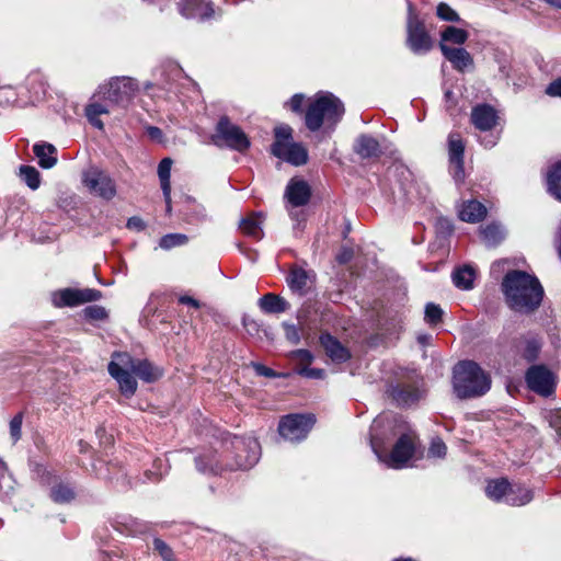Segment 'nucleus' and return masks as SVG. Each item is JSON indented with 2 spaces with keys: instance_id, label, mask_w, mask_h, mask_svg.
I'll use <instances>...</instances> for the list:
<instances>
[{
  "instance_id": "obj_1",
  "label": "nucleus",
  "mask_w": 561,
  "mask_h": 561,
  "mask_svg": "<svg viewBox=\"0 0 561 561\" xmlns=\"http://www.w3.org/2000/svg\"><path fill=\"white\" fill-rule=\"evenodd\" d=\"M370 446L380 462L392 469H401L413 458L417 442L402 417L383 413L371 424Z\"/></svg>"
},
{
  "instance_id": "obj_2",
  "label": "nucleus",
  "mask_w": 561,
  "mask_h": 561,
  "mask_svg": "<svg viewBox=\"0 0 561 561\" xmlns=\"http://www.w3.org/2000/svg\"><path fill=\"white\" fill-rule=\"evenodd\" d=\"M502 289L508 307L520 313H530L539 308L543 298V288L537 277L522 271L508 272Z\"/></svg>"
},
{
  "instance_id": "obj_3",
  "label": "nucleus",
  "mask_w": 561,
  "mask_h": 561,
  "mask_svg": "<svg viewBox=\"0 0 561 561\" xmlns=\"http://www.w3.org/2000/svg\"><path fill=\"white\" fill-rule=\"evenodd\" d=\"M491 387L490 376L474 362L465 360L454 368V390L458 398L483 396Z\"/></svg>"
},
{
  "instance_id": "obj_4",
  "label": "nucleus",
  "mask_w": 561,
  "mask_h": 561,
  "mask_svg": "<svg viewBox=\"0 0 561 561\" xmlns=\"http://www.w3.org/2000/svg\"><path fill=\"white\" fill-rule=\"evenodd\" d=\"M344 114V105L335 95L329 92H319L309 103L305 123L309 130L317 131L322 125L335 126Z\"/></svg>"
},
{
  "instance_id": "obj_5",
  "label": "nucleus",
  "mask_w": 561,
  "mask_h": 561,
  "mask_svg": "<svg viewBox=\"0 0 561 561\" xmlns=\"http://www.w3.org/2000/svg\"><path fill=\"white\" fill-rule=\"evenodd\" d=\"M485 494L492 501L505 502L513 506L525 505L534 497L531 490L520 484H511L503 478L488 481Z\"/></svg>"
},
{
  "instance_id": "obj_6",
  "label": "nucleus",
  "mask_w": 561,
  "mask_h": 561,
  "mask_svg": "<svg viewBox=\"0 0 561 561\" xmlns=\"http://www.w3.org/2000/svg\"><path fill=\"white\" fill-rule=\"evenodd\" d=\"M136 360L128 353L116 352L108 364L110 375L118 382L122 394L127 398L137 390V381L131 375Z\"/></svg>"
},
{
  "instance_id": "obj_7",
  "label": "nucleus",
  "mask_w": 561,
  "mask_h": 561,
  "mask_svg": "<svg viewBox=\"0 0 561 561\" xmlns=\"http://www.w3.org/2000/svg\"><path fill=\"white\" fill-rule=\"evenodd\" d=\"M138 90L139 85L133 78L116 77L101 85L98 94L115 105L125 107L133 101Z\"/></svg>"
},
{
  "instance_id": "obj_8",
  "label": "nucleus",
  "mask_w": 561,
  "mask_h": 561,
  "mask_svg": "<svg viewBox=\"0 0 561 561\" xmlns=\"http://www.w3.org/2000/svg\"><path fill=\"white\" fill-rule=\"evenodd\" d=\"M230 446L236 453V460L233 463L226 465L229 470H247L259 461L261 449L255 438L234 436L230 442Z\"/></svg>"
},
{
  "instance_id": "obj_9",
  "label": "nucleus",
  "mask_w": 561,
  "mask_h": 561,
  "mask_svg": "<svg viewBox=\"0 0 561 561\" xmlns=\"http://www.w3.org/2000/svg\"><path fill=\"white\" fill-rule=\"evenodd\" d=\"M316 419L312 414H289L282 417L278 432L289 442H299L307 437Z\"/></svg>"
},
{
  "instance_id": "obj_10",
  "label": "nucleus",
  "mask_w": 561,
  "mask_h": 561,
  "mask_svg": "<svg viewBox=\"0 0 561 561\" xmlns=\"http://www.w3.org/2000/svg\"><path fill=\"white\" fill-rule=\"evenodd\" d=\"M407 32V45L414 54H425L432 49V38L425 30L424 23L415 15L411 4H409Z\"/></svg>"
},
{
  "instance_id": "obj_11",
  "label": "nucleus",
  "mask_w": 561,
  "mask_h": 561,
  "mask_svg": "<svg viewBox=\"0 0 561 561\" xmlns=\"http://www.w3.org/2000/svg\"><path fill=\"white\" fill-rule=\"evenodd\" d=\"M527 387L541 397L551 396L557 386L556 375L545 365L530 366L525 375Z\"/></svg>"
},
{
  "instance_id": "obj_12",
  "label": "nucleus",
  "mask_w": 561,
  "mask_h": 561,
  "mask_svg": "<svg viewBox=\"0 0 561 561\" xmlns=\"http://www.w3.org/2000/svg\"><path fill=\"white\" fill-rule=\"evenodd\" d=\"M83 183L91 194L101 198L110 201L116 195L113 179L98 168H90L83 173Z\"/></svg>"
},
{
  "instance_id": "obj_13",
  "label": "nucleus",
  "mask_w": 561,
  "mask_h": 561,
  "mask_svg": "<svg viewBox=\"0 0 561 561\" xmlns=\"http://www.w3.org/2000/svg\"><path fill=\"white\" fill-rule=\"evenodd\" d=\"M222 140L226 146L240 152L250 147V140L242 129L227 117H221L216 128V142Z\"/></svg>"
},
{
  "instance_id": "obj_14",
  "label": "nucleus",
  "mask_w": 561,
  "mask_h": 561,
  "mask_svg": "<svg viewBox=\"0 0 561 561\" xmlns=\"http://www.w3.org/2000/svg\"><path fill=\"white\" fill-rule=\"evenodd\" d=\"M101 298V293L96 289L84 288L73 289L65 288L51 294V301L55 307H75L85 302L95 301Z\"/></svg>"
},
{
  "instance_id": "obj_15",
  "label": "nucleus",
  "mask_w": 561,
  "mask_h": 561,
  "mask_svg": "<svg viewBox=\"0 0 561 561\" xmlns=\"http://www.w3.org/2000/svg\"><path fill=\"white\" fill-rule=\"evenodd\" d=\"M463 154L465 144L460 135L450 134L448 137L449 170L457 183L465 180Z\"/></svg>"
},
{
  "instance_id": "obj_16",
  "label": "nucleus",
  "mask_w": 561,
  "mask_h": 561,
  "mask_svg": "<svg viewBox=\"0 0 561 561\" xmlns=\"http://www.w3.org/2000/svg\"><path fill=\"white\" fill-rule=\"evenodd\" d=\"M179 13L185 19L204 21L215 14L213 3L208 0H181L178 2Z\"/></svg>"
},
{
  "instance_id": "obj_17",
  "label": "nucleus",
  "mask_w": 561,
  "mask_h": 561,
  "mask_svg": "<svg viewBox=\"0 0 561 561\" xmlns=\"http://www.w3.org/2000/svg\"><path fill=\"white\" fill-rule=\"evenodd\" d=\"M272 153L294 165L305 164L308 160L307 150L299 144L289 142L284 147L280 144L272 145Z\"/></svg>"
},
{
  "instance_id": "obj_18",
  "label": "nucleus",
  "mask_w": 561,
  "mask_h": 561,
  "mask_svg": "<svg viewBox=\"0 0 561 561\" xmlns=\"http://www.w3.org/2000/svg\"><path fill=\"white\" fill-rule=\"evenodd\" d=\"M391 398L400 407H410L416 403L423 396L424 390L410 383H398L389 389Z\"/></svg>"
},
{
  "instance_id": "obj_19",
  "label": "nucleus",
  "mask_w": 561,
  "mask_h": 561,
  "mask_svg": "<svg viewBox=\"0 0 561 561\" xmlns=\"http://www.w3.org/2000/svg\"><path fill=\"white\" fill-rule=\"evenodd\" d=\"M496 111L488 104H479L471 111V123L482 131L491 130L497 123Z\"/></svg>"
},
{
  "instance_id": "obj_20",
  "label": "nucleus",
  "mask_w": 561,
  "mask_h": 561,
  "mask_svg": "<svg viewBox=\"0 0 561 561\" xmlns=\"http://www.w3.org/2000/svg\"><path fill=\"white\" fill-rule=\"evenodd\" d=\"M439 48L444 57L453 65L456 70L463 71L466 68L472 65V57L465 48H451L444 43H439Z\"/></svg>"
},
{
  "instance_id": "obj_21",
  "label": "nucleus",
  "mask_w": 561,
  "mask_h": 561,
  "mask_svg": "<svg viewBox=\"0 0 561 561\" xmlns=\"http://www.w3.org/2000/svg\"><path fill=\"white\" fill-rule=\"evenodd\" d=\"M310 187L307 182L302 180L293 179L285 192V196L288 198V202L293 206H302L306 205L310 198Z\"/></svg>"
},
{
  "instance_id": "obj_22",
  "label": "nucleus",
  "mask_w": 561,
  "mask_h": 561,
  "mask_svg": "<svg viewBox=\"0 0 561 561\" xmlns=\"http://www.w3.org/2000/svg\"><path fill=\"white\" fill-rule=\"evenodd\" d=\"M321 345L323 346L327 355L333 362H345L350 357L348 351L330 334H323L320 337Z\"/></svg>"
},
{
  "instance_id": "obj_23",
  "label": "nucleus",
  "mask_w": 561,
  "mask_h": 561,
  "mask_svg": "<svg viewBox=\"0 0 561 561\" xmlns=\"http://www.w3.org/2000/svg\"><path fill=\"white\" fill-rule=\"evenodd\" d=\"M354 150L364 159L377 158L381 153L378 140L369 135H360L356 139Z\"/></svg>"
},
{
  "instance_id": "obj_24",
  "label": "nucleus",
  "mask_w": 561,
  "mask_h": 561,
  "mask_svg": "<svg viewBox=\"0 0 561 561\" xmlns=\"http://www.w3.org/2000/svg\"><path fill=\"white\" fill-rule=\"evenodd\" d=\"M173 161L170 158H164L160 161L158 165V175L161 184V188L163 192V196L167 204V211H171V168Z\"/></svg>"
},
{
  "instance_id": "obj_25",
  "label": "nucleus",
  "mask_w": 561,
  "mask_h": 561,
  "mask_svg": "<svg viewBox=\"0 0 561 561\" xmlns=\"http://www.w3.org/2000/svg\"><path fill=\"white\" fill-rule=\"evenodd\" d=\"M486 215L485 206L474 199L468 201L462 204L459 209V218L467 222H478Z\"/></svg>"
},
{
  "instance_id": "obj_26",
  "label": "nucleus",
  "mask_w": 561,
  "mask_h": 561,
  "mask_svg": "<svg viewBox=\"0 0 561 561\" xmlns=\"http://www.w3.org/2000/svg\"><path fill=\"white\" fill-rule=\"evenodd\" d=\"M33 151L42 168L50 169L57 163V150L51 144H35L33 146Z\"/></svg>"
},
{
  "instance_id": "obj_27",
  "label": "nucleus",
  "mask_w": 561,
  "mask_h": 561,
  "mask_svg": "<svg viewBox=\"0 0 561 561\" xmlns=\"http://www.w3.org/2000/svg\"><path fill=\"white\" fill-rule=\"evenodd\" d=\"M133 374L146 382H153L162 376V371L146 359H137Z\"/></svg>"
},
{
  "instance_id": "obj_28",
  "label": "nucleus",
  "mask_w": 561,
  "mask_h": 561,
  "mask_svg": "<svg viewBox=\"0 0 561 561\" xmlns=\"http://www.w3.org/2000/svg\"><path fill=\"white\" fill-rule=\"evenodd\" d=\"M522 356L527 360H535L541 348V342L537 335L528 334L524 336L517 345Z\"/></svg>"
},
{
  "instance_id": "obj_29",
  "label": "nucleus",
  "mask_w": 561,
  "mask_h": 561,
  "mask_svg": "<svg viewBox=\"0 0 561 561\" xmlns=\"http://www.w3.org/2000/svg\"><path fill=\"white\" fill-rule=\"evenodd\" d=\"M260 308L266 313H280L287 310L288 302L274 294H266L259 300Z\"/></svg>"
},
{
  "instance_id": "obj_30",
  "label": "nucleus",
  "mask_w": 561,
  "mask_h": 561,
  "mask_svg": "<svg viewBox=\"0 0 561 561\" xmlns=\"http://www.w3.org/2000/svg\"><path fill=\"white\" fill-rule=\"evenodd\" d=\"M474 278L476 271L470 265L459 267L453 273V282L455 286L463 290H468L473 287Z\"/></svg>"
},
{
  "instance_id": "obj_31",
  "label": "nucleus",
  "mask_w": 561,
  "mask_h": 561,
  "mask_svg": "<svg viewBox=\"0 0 561 561\" xmlns=\"http://www.w3.org/2000/svg\"><path fill=\"white\" fill-rule=\"evenodd\" d=\"M262 219L257 215H252L247 218H243L240 222V229L241 231L250 236L254 239H261L262 238Z\"/></svg>"
},
{
  "instance_id": "obj_32",
  "label": "nucleus",
  "mask_w": 561,
  "mask_h": 561,
  "mask_svg": "<svg viewBox=\"0 0 561 561\" xmlns=\"http://www.w3.org/2000/svg\"><path fill=\"white\" fill-rule=\"evenodd\" d=\"M73 489L64 482L56 483L50 490V497L54 502L59 504L69 503L75 499Z\"/></svg>"
},
{
  "instance_id": "obj_33",
  "label": "nucleus",
  "mask_w": 561,
  "mask_h": 561,
  "mask_svg": "<svg viewBox=\"0 0 561 561\" xmlns=\"http://www.w3.org/2000/svg\"><path fill=\"white\" fill-rule=\"evenodd\" d=\"M195 461L201 472L219 473L224 469V466L218 462L216 455L213 453L199 456Z\"/></svg>"
},
{
  "instance_id": "obj_34",
  "label": "nucleus",
  "mask_w": 561,
  "mask_h": 561,
  "mask_svg": "<svg viewBox=\"0 0 561 561\" xmlns=\"http://www.w3.org/2000/svg\"><path fill=\"white\" fill-rule=\"evenodd\" d=\"M468 37L469 34L467 31L455 26H447L440 34V43L446 45L447 43L462 45L467 42Z\"/></svg>"
},
{
  "instance_id": "obj_35",
  "label": "nucleus",
  "mask_w": 561,
  "mask_h": 561,
  "mask_svg": "<svg viewBox=\"0 0 561 561\" xmlns=\"http://www.w3.org/2000/svg\"><path fill=\"white\" fill-rule=\"evenodd\" d=\"M288 285L291 290L302 295L308 284L307 272L302 268H294L287 277Z\"/></svg>"
},
{
  "instance_id": "obj_36",
  "label": "nucleus",
  "mask_w": 561,
  "mask_h": 561,
  "mask_svg": "<svg viewBox=\"0 0 561 561\" xmlns=\"http://www.w3.org/2000/svg\"><path fill=\"white\" fill-rule=\"evenodd\" d=\"M481 236L488 247H494L504 239L505 233L500 225L492 224L481 230Z\"/></svg>"
},
{
  "instance_id": "obj_37",
  "label": "nucleus",
  "mask_w": 561,
  "mask_h": 561,
  "mask_svg": "<svg viewBox=\"0 0 561 561\" xmlns=\"http://www.w3.org/2000/svg\"><path fill=\"white\" fill-rule=\"evenodd\" d=\"M108 108L99 102H92L85 107V116L89 122L96 128L103 129V122L100 119V116L103 114H107Z\"/></svg>"
},
{
  "instance_id": "obj_38",
  "label": "nucleus",
  "mask_w": 561,
  "mask_h": 561,
  "mask_svg": "<svg viewBox=\"0 0 561 561\" xmlns=\"http://www.w3.org/2000/svg\"><path fill=\"white\" fill-rule=\"evenodd\" d=\"M548 191L561 202V161L548 173Z\"/></svg>"
},
{
  "instance_id": "obj_39",
  "label": "nucleus",
  "mask_w": 561,
  "mask_h": 561,
  "mask_svg": "<svg viewBox=\"0 0 561 561\" xmlns=\"http://www.w3.org/2000/svg\"><path fill=\"white\" fill-rule=\"evenodd\" d=\"M188 241V238L186 234L183 233H169L163 236L160 241L159 245L161 249L170 250L175 247H181L186 244Z\"/></svg>"
},
{
  "instance_id": "obj_40",
  "label": "nucleus",
  "mask_w": 561,
  "mask_h": 561,
  "mask_svg": "<svg viewBox=\"0 0 561 561\" xmlns=\"http://www.w3.org/2000/svg\"><path fill=\"white\" fill-rule=\"evenodd\" d=\"M20 174L28 187L36 190L39 186V172L31 165H22Z\"/></svg>"
},
{
  "instance_id": "obj_41",
  "label": "nucleus",
  "mask_w": 561,
  "mask_h": 561,
  "mask_svg": "<svg viewBox=\"0 0 561 561\" xmlns=\"http://www.w3.org/2000/svg\"><path fill=\"white\" fill-rule=\"evenodd\" d=\"M443 314H444V311L438 305L428 302L425 306L424 320L430 325H436L437 323H439L442 321Z\"/></svg>"
},
{
  "instance_id": "obj_42",
  "label": "nucleus",
  "mask_w": 561,
  "mask_h": 561,
  "mask_svg": "<svg viewBox=\"0 0 561 561\" xmlns=\"http://www.w3.org/2000/svg\"><path fill=\"white\" fill-rule=\"evenodd\" d=\"M168 471V466L164 459L158 458L154 460L152 469L146 471V477L149 481H158Z\"/></svg>"
},
{
  "instance_id": "obj_43",
  "label": "nucleus",
  "mask_w": 561,
  "mask_h": 561,
  "mask_svg": "<svg viewBox=\"0 0 561 561\" xmlns=\"http://www.w3.org/2000/svg\"><path fill=\"white\" fill-rule=\"evenodd\" d=\"M436 14L443 21H448V22H459L460 21L459 14L445 2H440L437 5Z\"/></svg>"
},
{
  "instance_id": "obj_44",
  "label": "nucleus",
  "mask_w": 561,
  "mask_h": 561,
  "mask_svg": "<svg viewBox=\"0 0 561 561\" xmlns=\"http://www.w3.org/2000/svg\"><path fill=\"white\" fill-rule=\"evenodd\" d=\"M291 127L288 125H279L275 127V141L274 144H280L286 147L287 144L291 142Z\"/></svg>"
},
{
  "instance_id": "obj_45",
  "label": "nucleus",
  "mask_w": 561,
  "mask_h": 561,
  "mask_svg": "<svg viewBox=\"0 0 561 561\" xmlns=\"http://www.w3.org/2000/svg\"><path fill=\"white\" fill-rule=\"evenodd\" d=\"M22 422V413H18L10 422V436L13 443H16L21 438Z\"/></svg>"
},
{
  "instance_id": "obj_46",
  "label": "nucleus",
  "mask_w": 561,
  "mask_h": 561,
  "mask_svg": "<svg viewBox=\"0 0 561 561\" xmlns=\"http://www.w3.org/2000/svg\"><path fill=\"white\" fill-rule=\"evenodd\" d=\"M153 549L158 551L164 561H173V552L171 548L161 539L156 538L153 540Z\"/></svg>"
},
{
  "instance_id": "obj_47",
  "label": "nucleus",
  "mask_w": 561,
  "mask_h": 561,
  "mask_svg": "<svg viewBox=\"0 0 561 561\" xmlns=\"http://www.w3.org/2000/svg\"><path fill=\"white\" fill-rule=\"evenodd\" d=\"M0 491H2L5 495L13 490V480L11 476L5 473L4 463L0 461Z\"/></svg>"
},
{
  "instance_id": "obj_48",
  "label": "nucleus",
  "mask_w": 561,
  "mask_h": 561,
  "mask_svg": "<svg viewBox=\"0 0 561 561\" xmlns=\"http://www.w3.org/2000/svg\"><path fill=\"white\" fill-rule=\"evenodd\" d=\"M446 450L447 447L445 443L442 439L436 438L432 440L431 447L428 449V455L432 457L442 458L446 455Z\"/></svg>"
},
{
  "instance_id": "obj_49",
  "label": "nucleus",
  "mask_w": 561,
  "mask_h": 561,
  "mask_svg": "<svg viewBox=\"0 0 561 561\" xmlns=\"http://www.w3.org/2000/svg\"><path fill=\"white\" fill-rule=\"evenodd\" d=\"M84 313L92 320H103L107 317L105 308L101 306H89L84 309Z\"/></svg>"
},
{
  "instance_id": "obj_50",
  "label": "nucleus",
  "mask_w": 561,
  "mask_h": 561,
  "mask_svg": "<svg viewBox=\"0 0 561 561\" xmlns=\"http://www.w3.org/2000/svg\"><path fill=\"white\" fill-rule=\"evenodd\" d=\"M290 355L301 364H310L313 359L312 354L308 350H296Z\"/></svg>"
},
{
  "instance_id": "obj_51",
  "label": "nucleus",
  "mask_w": 561,
  "mask_h": 561,
  "mask_svg": "<svg viewBox=\"0 0 561 561\" xmlns=\"http://www.w3.org/2000/svg\"><path fill=\"white\" fill-rule=\"evenodd\" d=\"M298 374L308 378L321 379L324 376V370L319 368L304 367L298 370Z\"/></svg>"
},
{
  "instance_id": "obj_52",
  "label": "nucleus",
  "mask_w": 561,
  "mask_h": 561,
  "mask_svg": "<svg viewBox=\"0 0 561 561\" xmlns=\"http://www.w3.org/2000/svg\"><path fill=\"white\" fill-rule=\"evenodd\" d=\"M285 334H286V337L288 341H290L291 343H299L300 341V335H299V332H298V329L296 328V325L294 324H285Z\"/></svg>"
},
{
  "instance_id": "obj_53",
  "label": "nucleus",
  "mask_w": 561,
  "mask_h": 561,
  "mask_svg": "<svg viewBox=\"0 0 561 561\" xmlns=\"http://www.w3.org/2000/svg\"><path fill=\"white\" fill-rule=\"evenodd\" d=\"M305 100L304 94H295L288 102V105L293 112H300Z\"/></svg>"
},
{
  "instance_id": "obj_54",
  "label": "nucleus",
  "mask_w": 561,
  "mask_h": 561,
  "mask_svg": "<svg viewBox=\"0 0 561 561\" xmlns=\"http://www.w3.org/2000/svg\"><path fill=\"white\" fill-rule=\"evenodd\" d=\"M550 425L556 430L559 437H561V410L551 413Z\"/></svg>"
},
{
  "instance_id": "obj_55",
  "label": "nucleus",
  "mask_w": 561,
  "mask_h": 561,
  "mask_svg": "<svg viewBox=\"0 0 561 561\" xmlns=\"http://www.w3.org/2000/svg\"><path fill=\"white\" fill-rule=\"evenodd\" d=\"M547 93L552 96H561V78L549 84L547 88Z\"/></svg>"
},
{
  "instance_id": "obj_56",
  "label": "nucleus",
  "mask_w": 561,
  "mask_h": 561,
  "mask_svg": "<svg viewBox=\"0 0 561 561\" xmlns=\"http://www.w3.org/2000/svg\"><path fill=\"white\" fill-rule=\"evenodd\" d=\"M127 227L140 231L145 228V222L139 217H131L127 221Z\"/></svg>"
},
{
  "instance_id": "obj_57",
  "label": "nucleus",
  "mask_w": 561,
  "mask_h": 561,
  "mask_svg": "<svg viewBox=\"0 0 561 561\" xmlns=\"http://www.w3.org/2000/svg\"><path fill=\"white\" fill-rule=\"evenodd\" d=\"M253 367H254L256 374L260 376H265V377H274L275 376V373L271 368H268L262 364H253Z\"/></svg>"
},
{
  "instance_id": "obj_58",
  "label": "nucleus",
  "mask_w": 561,
  "mask_h": 561,
  "mask_svg": "<svg viewBox=\"0 0 561 561\" xmlns=\"http://www.w3.org/2000/svg\"><path fill=\"white\" fill-rule=\"evenodd\" d=\"M147 134L152 140L160 141L162 139V131L156 126L147 127Z\"/></svg>"
},
{
  "instance_id": "obj_59",
  "label": "nucleus",
  "mask_w": 561,
  "mask_h": 561,
  "mask_svg": "<svg viewBox=\"0 0 561 561\" xmlns=\"http://www.w3.org/2000/svg\"><path fill=\"white\" fill-rule=\"evenodd\" d=\"M497 139H499V137H497V136H495V135L491 134V135H488V136L483 137V138L481 139V144H482L485 148H493V147L496 145Z\"/></svg>"
},
{
  "instance_id": "obj_60",
  "label": "nucleus",
  "mask_w": 561,
  "mask_h": 561,
  "mask_svg": "<svg viewBox=\"0 0 561 561\" xmlns=\"http://www.w3.org/2000/svg\"><path fill=\"white\" fill-rule=\"evenodd\" d=\"M179 301L183 305H188L195 309L199 308V306H201L198 300H196L195 298L190 297V296H181L179 298Z\"/></svg>"
},
{
  "instance_id": "obj_61",
  "label": "nucleus",
  "mask_w": 561,
  "mask_h": 561,
  "mask_svg": "<svg viewBox=\"0 0 561 561\" xmlns=\"http://www.w3.org/2000/svg\"><path fill=\"white\" fill-rule=\"evenodd\" d=\"M437 224L443 230H446L447 232L451 231L450 222L447 219H439Z\"/></svg>"
},
{
  "instance_id": "obj_62",
  "label": "nucleus",
  "mask_w": 561,
  "mask_h": 561,
  "mask_svg": "<svg viewBox=\"0 0 561 561\" xmlns=\"http://www.w3.org/2000/svg\"><path fill=\"white\" fill-rule=\"evenodd\" d=\"M242 322L244 328H247L249 332H251V328L256 329V323L253 320H250L244 317Z\"/></svg>"
},
{
  "instance_id": "obj_63",
  "label": "nucleus",
  "mask_w": 561,
  "mask_h": 561,
  "mask_svg": "<svg viewBox=\"0 0 561 561\" xmlns=\"http://www.w3.org/2000/svg\"><path fill=\"white\" fill-rule=\"evenodd\" d=\"M417 340H419V342L421 344L425 345V344H427L430 342L431 335H428V334H421V335H419Z\"/></svg>"
},
{
  "instance_id": "obj_64",
  "label": "nucleus",
  "mask_w": 561,
  "mask_h": 561,
  "mask_svg": "<svg viewBox=\"0 0 561 561\" xmlns=\"http://www.w3.org/2000/svg\"><path fill=\"white\" fill-rule=\"evenodd\" d=\"M350 257H351V254L348 252H344L341 255H339L337 259L341 263H345L350 260Z\"/></svg>"
}]
</instances>
